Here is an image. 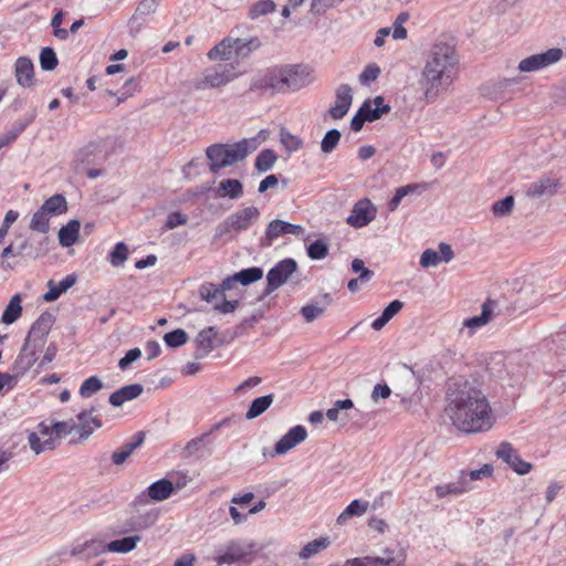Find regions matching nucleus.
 I'll return each mask as SVG.
<instances>
[{"mask_svg":"<svg viewBox=\"0 0 566 566\" xmlns=\"http://www.w3.org/2000/svg\"><path fill=\"white\" fill-rule=\"evenodd\" d=\"M459 57L453 45L436 42L427 54L420 84L428 103L447 92L458 74Z\"/></svg>","mask_w":566,"mask_h":566,"instance_id":"1","label":"nucleus"},{"mask_svg":"<svg viewBox=\"0 0 566 566\" xmlns=\"http://www.w3.org/2000/svg\"><path fill=\"white\" fill-rule=\"evenodd\" d=\"M446 397V412L452 424L484 423L490 420L491 407L486 397L469 380H450Z\"/></svg>","mask_w":566,"mask_h":566,"instance_id":"2","label":"nucleus"},{"mask_svg":"<svg viewBox=\"0 0 566 566\" xmlns=\"http://www.w3.org/2000/svg\"><path fill=\"white\" fill-rule=\"evenodd\" d=\"M93 433L92 427H35L28 434L31 450L40 454L54 449L63 439L78 443Z\"/></svg>","mask_w":566,"mask_h":566,"instance_id":"3","label":"nucleus"},{"mask_svg":"<svg viewBox=\"0 0 566 566\" xmlns=\"http://www.w3.org/2000/svg\"><path fill=\"white\" fill-rule=\"evenodd\" d=\"M258 148L256 138L242 139L233 145L213 144L206 149L209 169L217 174L220 169L243 160Z\"/></svg>","mask_w":566,"mask_h":566,"instance_id":"4","label":"nucleus"},{"mask_svg":"<svg viewBox=\"0 0 566 566\" xmlns=\"http://www.w3.org/2000/svg\"><path fill=\"white\" fill-rule=\"evenodd\" d=\"M256 545L248 539H231L214 551L217 565L250 564L254 559Z\"/></svg>","mask_w":566,"mask_h":566,"instance_id":"5","label":"nucleus"},{"mask_svg":"<svg viewBox=\"0 0 566 566\" xmlns=\"http://www.w3.org/2000/svg\"><path fill=\"white\" fill-rule=\"evenodd\" d=\"M260 46L261 42L258 38H251L249 40L226 38L208 52V57L210 60L219 59L222 61L244 59Z\"/></svg>","mask_w":566,"mask_h":566,"instance_id":"6","label":"nucleus"},{"mask_svg":"<svg viewBox=\"0 0 566 566\" xmlns=\"http://www.w3.org/2000/svg\"><path fill=\"white\" fill-rule=\"evenodd\" d=\"M408 552L400 544L382 547L378 555L347 559L343 566H406Z\"/></svg>","mask_w":566,"mask_h":566,"instance_id":"7","label":"nucleus"},{"mask_svg":"<svg viewBox=\"0 0 566 566\" xmlns=\"http://www.w3.org/2000/svg\"><path fill=\"white\" fill-rule=\"evenodd\" d=\"M260 217L256 207H247L228 216L216 228L214 239H221L226 235L233 238L234 233L248 230Z\"/></svg>","mask_w":566,"mask_h":566,"instance_id":"8","label":"nucleus"},{"mask_svg":"<svg viewBox=\"0 0 566 566\" xmlns=\"http://www.w3.org/2000/svg\"><path fill=\"white\" fill-rule=\"evenodd\" d=\"M106 158V142L103 139L94 140L76 153L73 160V169L75 174H83L86 168L93 165H99Z\"/></svg>","mask_w":566,"mask_h":566,"instance_id":"9","label":"nucleus"},{"mask_svg":"<svg viewBox=\"0 0 566 566\" xmlns=\"http://www.w3.org/2000/svg\"><path fill=\"white\" fill-rule=\"evenodd\" d=\"M235 77L232 64H218L206 69L200 78L193 82L196 90L220 87Z\"/></svg>","mask_w":566,"mask_h":566,"instance_id":"10","label":"nucleus"},{"mask_svg":"<svg viewBox=\"0 0 566 566\" xmlns=\"http://www.w3.org/2000/svg\"><path fill=\"white\" fill-rule=\"evenodd\" d=\"M296 271L297 263L294 259L286 258L277 262L266 274L268 284L263 294L269 295L277 290L285 284Z\"/></svg>","mask_w":566,"mask_h":566,"instance_id":"11","label":"nucleus"},{"mask_svg":"<svg viewBox=\"0 0 566 566\" xmlns=\"http://www.w3.org/2000/svg\"><path fill=\"white\" fill-rule=\"evenodd\" d=\"M563 57V50L559 48H552L545 52L533 54L520 61L517 69L522 73H530L544 70Z\"/></svg>","mask_w":566,"mask_h":566,"instance_id":"12","label":"nucleus"},{"mask_svg":"<svg viewBox=\"0 0 566 566\" xmlns=\"http://www.w3.org/2000/svg\"><path fill=\"white\" fill-rule=\"evenodd\" d=\"M303 232L304 228L300 224H294L287 221L275 219L268 224L264 237H262L260 240V244L263 248H269L276 239H279L282 235H300Z\"/></svg>","mask_w":566,"mask_h":566,"instance_id":"13","label":"nucleus"},{"mask_svg":"<svg viewBox=\"0 0 566 566\" xmlns=\"http://www.w3.org/2000/svg\"><path fill=\"white\" fill-rule=\"evenodd\" d=\"M284 77V67L269 69L263 75L252 80L250 91L271 90L274 92H285Z\"/></svg>","mask_w":566,"mask_h":566,"instance_id":"14","label":"nucleus"},{"mask_svg":"<svg viewBox=\"0 0 566 566\" xmlns=\"http://www.w3.org/2000/svg\"><path fill=\"white\" fill-rule=\"evenodd\" d=\"M55 317L50 312H43L32 324L31 329L25 338L35 348H42L45 344L48 334L50 333Z\"/></svg>","mask_w":566,"mask_h":566,"instance_id":"15","label":"nucleus"},{"mask_svg":"<svg viewBox=\"0 0 566 566\" xmlns=\"http://www.w3.org/2000/svg\"><path fill=\"white\" fill-rule=\"evenodd\" d=\"M496 457L503 460L518 475H525L532 470V464L522 460L517 451L509 442H502L499 446Z\"/></svg>","mask_w":566,"mask_h":566,"instance_id":"16","label":"nucleus"},{"mask_svg":"<svg viewBox=\"0 0 566 566\" xmlns=\"http://www.w3.org/2000/svg\"><path fill=\"white\" fill-rule=\"evenodd\" d=\"M307 438L305 427H292L274 446L272 458L284 455Z\"/></svg>","mask_w":566,"mask_h":566,"instance_id":"17","label":"nucleus"},{"mask_svg":"<svg viewBox=\"0 0 566 566\" xmlns=\"http://www.w3.org/2000/svg\"><path fill=\"white\" fill-rule=\"evenodd\" d=\"M107 551V544L101 539H90L85 542H75L69 551L63 554L77 557L81 560H87L92 557L98 556Z\"/></svg>","mask_w":566,"mask_h":566,"instance_id":"18","label":"nucleus"},{"mask_svg":"<svg viewBox=\"0 0 566 566\" xmlns=\"http://www.w3.org/2000/svg\"><path fill=\"white\" fill-rule=\"evenodd\" d=\"M376 217V210L368 199H364L358 201L350 214L347 217L346 222L356 229L366 227Z\"/></svg>","mask_w":566,"mask_h":566,"instance_id":"19","label":"nucleus"},{"mask_svg":"<svg viewBox=\"0 0 566 566\" xmlns=\"http://www.w3.org/2000/svg\"><path fill=\"white\" fill-rule=\"evenodd\" d=\"M285 91H298L311 83L310 72L302 65L284 66Z\"/></svg>","mask_w":566,"mask_h":566,"instance_id":"20","label":"nucleus"},{"mask_svg":"<svg viewBox=\"0 0 566 566\" xmlns=\"http://www.w3.org/2000/svg\"><path fill=\"white\" fill-rule=\"evenodd\" d=\"M335 103L328 109V114L333 119H342L349 111L353 95L348 84H342L337 87L335 94Z\"/></svg>","mask_w":566,"mask_h":566,"instance_id":"21","label":"nucleus"},{"mask_svg":"<svg viewBox=\"0 0 566 566\" xmlns=\"http://www.w3.org/2000/svg\"><path fill=\"white\" fill-rule=\"evenodd\" d=\"M41 348H35L31 343L24 342L20 354L13 364L14 378L24 375L38 360L36 352Z\"/></svg>","mask_w":566,"mask_h":566,"instance_id":"22","label":"nucleus"},{"mask_svg":"<svg viewBox=\"0 0 566 566\" xmlns=\"http://www.w3.org/2000/svg\"><path fill=\"white\" fill-rule=\"evenodd\" d=\"M473 484L469 482L467 475L460 474L457 481L449 482L446 484H439L434 488L436 495L438 499H443L446 496H459L471 490H473Z\"/></svg>","mask_w":566,"mask_h":566,"instance_id":"23","label":"nucleus"},{"mask_svg":"<svg viewBox=\"0 0 566 566\" xmlns=\"http://www.w3.org/2000/svg\"><path fill=\"white\" fill-rule=\"evenodd\" d=\"M14 74L17 83L22 87H30L33 85L34 65L31 59L21 56L15 61Z\"/></svg>","mask_w":566,"mask_h":566,"instance_id":"24","label":"nucleus"},{"mask_svg":"<svg viewBox=\"0 0 566 566\" xmlns=\"http://www.w3.org/2000/svg\"><path fill=\"white\" fill-rule=\"evenodd\" d=\"M143 391L144 387L140 384H130L111 394L108 401L114 407H120L126 401H130L139 397Z\"/></svg>","mask_w":566,"mask_h":566,"instance_id":"25","label":"nucleus"},{"mask_svg":"<svg viewBox=\"0 0 566 566\" xmlns=\"http://www.w3.org/2000/svg\"><path fill=\"white\" fill-rule=\"evenodd\" d=\"M144 440V431H138L137 433H135L130 441L126 442L118 450L113 452V463L116 465L123 464L127 460V458L133 453V451L143 444Z\"/></svg>","mask_w":566,"mask_h":566,"instance_id":"26","label":"nucleus"},{"mask_svg":"<svg viewBox=\"0 0 566 566\" xmlns=\"http://www.w3.org/2000/svg\"><path fill=\"white\" fill-rule=\"evenodd\" d=\"M558 184L551 177L541 178L532 182L526 190V195L531 198H541L544 196H553L556 191Z\"/></svg>","mask_w":566,"mask_h":566,"instance_id":"27","label":"nucleus"},{"mask_svg":"<svg viewBox=\"0 0 566 566\" xmlns=\"http://www.w3.org/2000/svg\"><path fill=\"white\" fill-rule=\"evenodd\" d=\"M497 306V303L492 300H486L482 305V311L480 315L470 317L464 321L463 325L474 332L476 328L486 325L492 317V314Z\"/></svg>","mask_w":566,"mask_h":566,"instance_id":"28","label":"nucleus"},{"mask_svg":"<svg viewBox=\"0 0 566 566\" xmlns=\"http://www.w3.org/2000/svg\"><path fill=\"white\" fill-rule=\"evenodd\" d=\"M76 283L75 274L65 276L59 284L52 280L49 281V291L43 295L45 302H53L57 300L63 293L71 289Z\"/></svg>","mask_w":566,"mask_h":566,"instance_id":"29","label":"nucleus"},{"mask_svg":"<svg viewBox=\"0 0 566 566\" xmlns=\"http://www.w3.org/2000/svg\"><path fill=\"white\" fill-rule=\"evenodd\" d=\"M145 494L157 502L167 500L172 494V482L168 479L156 481L147 488Z\"/></svg>","mask_w":566,"mask_h":566,"instance_id":"30","label":"nucleus"},{"mask_svg":"<svg viewBox=\"0 0 566 566\" xmlns=\"http://www.w3.org/2000/svg\"><path fill=\"white\" fill-rule=\"evenodd\" d=\"M81 223L78 220H70L59 231V242L62 247L69 248L76 243L78 239Z\"/></svg>","mask_w":566,"mask_h":566,"instance_id":"31","label":"nucleus"},{"mask_svg":"<svg viewBox=\"0 0 566 566\" xmlns=\"http://www.w3.org/2000/svg\"><path fill=\"white\" fill-rule=\"evenodd\" d=\"M368 507L369 503L367 501L354 500L338 515L337 523L339 525H344L348 522L350 517L364 515L367 512Z\"/></svg>","mask_w":566,"mask_h":566,"instance_id":"32","label":"nucleus"},{"mask_svg":"<svg viewBox=\"0 0 566 566\" xmlns=\"http://www.w3.org/2000/svg\"><path fill=\"white\" fill-rule=\"evenodd\" d=\"M243 193V186L238 179H224L219 184L218 196L221 198L238 199Z\"/></svg>","mask_w":566,"mask_h":566,"instance_id":"33","label":"nucleus"},{"mask_svg":"<svg viewBox=\"0 0 566 566\" xmlns=\"http://www.w3.org/2000/svg\"><path fill=\"white\" fill-rule=\"evenodd\" d=\"M21 302H22V298H21L20 294H14L11 297L9 304L4 308V312L1 316L2 323L10 325V324L14 323L21 316V314H22Z\"/></svg>","mask_w":566,"mask_h":566,"instance_id":"34","label":"nucleus"},{"mask_svg":"<svg viewBox=\"0 0 566 566\" xmlns=\"http://www.w3.org/2000/svg\"><path fill=\"white\" fill-rule=\"evenodd\" d=\"M38 115L36 107L30 108L22 117H20L7 132L14 142L24 129L35 119Z\"/></svg>","mask_w":566,"mask_h":566,"instance_id":"35","label":"nucleus"},{"mask_svg":"<svg viewBox=\"0 0 566 566\" xmlns=\"http://www.w3.org/2000/svg\"><path fill=\"white\" fill-rule=\"evenodd\" d=\"M139 535L127 536L120 539L112 541L107 544V551L112 553H128L132 552L140 542Z\"/></svg>","mask_w":566,"mask_h":566,"instance_id":"36","label":"nucleus"},{"mask_svg":"<svg viewBox=\"0 0 566 566\" xmlns=\"http://www.w3.org/2000/svg\"><path fill=\"white\" fill-rule=\"evenodd\" d=\"M41 208L50 216H59L67 211V202L63 195L56 193L46 199Z\"/></svg>","mask_w":566,"mask_h":566,"instance_id":"37","label":"nucleus"},{"mask_svg":"<svg viewBox=\"0 0 566 566\" xmlns=\"http://www.w3.org/2000/svg\"><path fill=\"white\" fill-rule=\"evenodd\" d=\"M273 399L274 396L272 394L255 398L245 412V419L252 420L262 415L271 406Z\"/></svg>","mask_w":566,"mask_h":566,"instance_id":"38","label":"nucleus"},{"mask_svg":"<svg viewBox=\"0 0 566 566\" xmlns=\"http://www.w3.org/2000/svg\"><path fill=\"white\" fill-rule=\"evenodd\" d=\"M18 442L8 441L0 444V474L8 471L10 462L17 455Z\"/></svg>","mask_w":566,"mask_h":566,"instance_id":"39","label":"nucleus"},{"mask_svg":"<svg viewBox=\"0 0 566 566\" xmlns=\"http://www.w3.org/2000/svg\"><path fill=\"white\" fill-rule=\"evenodd\" d=\"M48 244L49 241L46 238L41 240L39 242V247L33 249L32 244L29 242V240H24L21 244H19L17 248V253L20 255H27L30 258H39L40 255H43L48 252Z\"/></svg>","mask_w":566,"mask_h":566,"instance_id":"40","label":"nucleus"},{"mask_svg":"<svg viewBox=\"0 0 566 566\" xmlns=\"http://www.w3.org/2000/svg\"><path fill=\"white\" fill-rule=\"evenodd\" d=\"M200 297L211 304L220 303L223 300L222 290L213 283H205L199 287Z\"/></svg>","mask_w":566,"mask_h":566,"instance_id":"41","label":"nucleus"},{"mask_svg":"<svg viewBox=\"0 0 566 566\" xmlns=\"http://www.w3.org/2000/svg\"><path fill=\"white\" fill-rule=\"evenodd\" d=\"M263 271L261 268L252 266L248 269H243L233 274V279H237L239 283L242 285H249L262 279Z\"/></svg>","mask_w":566,"mask_h":566,"instance_id":"42","label":"nucleus"},{"mask_svg":"<svg viewBox=\"0 0 566 566\" xmlns=\"http://www.w3.org/2000/svg\"><path fill=\"white\" fill-rule=\"evenodd\" d=\"M50 217L51 216L40 207L32 216L30 229L40 233H48L50 229Z\"/></svg>","mask_w":566,"mask_h":566,"instance_id":"43","label":"nucleus"},{"mask_svg":"<svg viewBox=\"0 0 566 566\" xmlns=\"http://www.w3.org/2000/svg\"><path fill=\"white\" fill-rule=\"evenodd\" d=\"M329 545V539L326 537H321L307 543L300 552V557L302 559H307L325 549Z\"/></svg>","mask_w":566,"mask_h":566,"instance_id":"44","label":"nucleus"},{"mask_svg":"<svg viewBox=\"0 0 566 566\" xmlns=\"http://www.w3.org/2000/svg\"><path fill=\"white\" fill-rule=\"evenodd\" d=\"M276 159H277V157L272 149H263L256 156L254 166H255L256 170H259L261 172H265L274 166Z\"/></svg>","mask_w":566,"mask_h":566,"instance_id":"45","label":"nucleus"},{"mask_svg":"<svg viewBox=\"0 0 566 566\" xmlns=\"http://www.w3.org/2000/svg\"><path fill=\"white\" fill-rule=\"evenodd\" d=\"M328 248L325 239H317L307 245L306 252L312 260H323L328 255Z\"/></svg>","mask_w":566,"mask_h":566,"instance_id":"46","label":"nucleus"},{"mask_svg":"<svg viewBox=\"0 0 566 566\" xmlns=\"http://www.w3.org/2000/svg\"><path fill=\"white\" fill-rule=\"evenodd\" d=\"M103 388V381L97 376H91L85 379L80 387V395L83 398H90Z\"/></svg>","mask_w":566,"mask_h":566,"instance_id":"47","label":"nucleus"},{"mask_svg":"<svg viewBox=\"0 0 566 566\" xmlns=\"http://www.w3.org/2000/svg\"><path fill=\"white\" fill-rule=\"evenodd\" d=\"M217 337V329L216 327H207L202 329L198 336H197V344L198 347L209 352L213 348V340Z\"/></svg>","mask_w":566,"mask_h":566,"instance_id":"48","label":"nucleus"},{"mask_svg":"<svg viewBox=\"0 0 566 566\" xmlns=\"http://www.w3.org/2000/svg\"><path fill=\"white\" fill-rule=\"evenodd\" d=\"M340 132L336 128L329 129L321 142V149L324 154H331L340 140Z\"/></svg>","mask_w":566,"mask_h":566,"instance_id":"49","label":"nucleus"},{"mask_svg":"<svg viewBox=\"0 0 566 566\" xmlns=\"http://www.w3.org/2000/svg\"><path fill=\"white\" fill-rule=\"evenodd\" d=\"M280 142L287 151H297L303 146L302 139L295 135H292L285 128L280 130Z\"/></svg>","mask_w":566,"mask_h":566,"instance_id":"50","label":"nucleus"},{"mask_svg":"<svg viewBox=\"0 0 566 566\" xmlns=\"http://www.w3.org/2000/svg\"><path fill=\"white\" fill-rule=\"evenodd\" d=\"M57 57L50 46L43 48L40 52V66L43 71H53L57 66Z\"/></svg>","mask_w":566,"mask_h":566,"instance_id":"51","label":"nucleus"},{"mask_svg":"<svg viewBox=\"0 0 566 566\" xmlns=\"http://www.w3.org/2000/svg\"><path fill=\"white\" fill-rule=\"evenodd\" d=\"M164 340L168 347L176 348L185 345L188 342V335L184 329L177 328L166 333Z\"/></svg>","mask_w":566,"mask_h":566,"instance_id":"52","label":"nucleus"},{"mask_svg":"<svg viewBox=\"0 0 566 566\" xmlns=\"http://www.w3.org/2000/svg\"><path fill=\"white\" fill-rule=\"evenodd\" d=\"M417 188H418L417 185H407V186H402V187L397 188L394 197L388 202L389 211H391V212L396 211L398 209L401 200L406 196L412 193Z\"/></svg>","mask_w":566,"mask_h":566,"instance_id":"53","label":"nucleus"},{"mask_svg":"<svg viewBox=\"0 0 566 566\" xmlns=\"http://www.w3.org/2000/svg\"><path fill=\"white\" fill-rule=\"evenodd\" d=\"M489 370L491 375L499 379L511 377V371L509 370L506 364L504 363V358L502 355L493 358V360L489 364Z\"/></svg>","mask_w":566,"mask_h":566,"instance_id":"54","label":"nucleus"},{"mask_svg":"<svg viewBox=\"0 0 566 566\" xmlns=\"http://www.w3.org/2000/svg\"><path fill=\"white\" fill-rule=\"evenodd\" d=\"M128 258V249L124 242L115 244L113 251L109 253V262L113 266H122Z\"/></svg>","mask_w":566,"mask_h":566,"instance_id":"55","label":"nucleus"},{"mask_svg":"<svg viewBox=\"0 0 566 566\" xmlns=\"http://www.w3.org/2000/svg\"><path fill=\"white\" fill-rule=\"evenodd\" d=\"M354 409V402L350 399H343L335 401L334 406L326 411V417L329 421L336 422L339 418V412L344 410Z\"/></svg>","mask_w":566,"mask_h":566,"instance_id":"56","label":"nucleus"},{"mask_svg":"<svg viewBox=\"0 0 566 566\" xmlns=\"http://www.w3.org/2000/svg\"><path fill=\"white\" fill-rule=\"evenodd\" d=\"M513 207L514 198L512 196H506L492 205V211L495 217H505L511 213Z\"/></svg>","mask_w":566,"mask_h":566,"instance_id":"57","label":"nucleus"},{"mask_svg":"<svg viewBox=\"0 0 566 566\" xmlns=\"http://www.w3.org/2000/svg\"><path fill=\"white\" fill-rule=\"evenodd\" d=\"M275 10V3L272 0H259L250 9V17L256 19L269 14Z\"/></svg>","mask_w":566,"mask_h":566,"instance_id":"58","label":"nucleus"},{"mask_svg":"<svg viewBox=\"0 0 566 566\" xmlns=\"http://www.w3.org/2000/svg\"><path fill=\"white\" fill-rule=\"evenodd\" d=\"M352 270L359 274L358 280L360 281V284H366L374 277V272L365 266L361 259H354L352 261Z\"/></svg>","mask_w":566,"mask_h":566,"instance_id":"59","label":"nucleus"},{"mask_svg":"<svg viewBox=\"0 0 566 566\" xmlns=\"http://www.w3.org/2000/svg\"><path fill=\"white\" fill-rule=\"evenodd\" d=\"M460 474L467 475V479H469V482L472 484V481L482 480L485 478H490L493 474V467L489 463L482 465V468L478 470H471V471H460Z\"/></svg>","mask_w":566,"mask_h":566,"instance_id":"60","label":"nucleus"},{"mask_svg":"<svg viewBox=\"0 0 566 566\" xmlns=\"http://www.w3.org/2000/svg\"><path fill=\"white\" fill-rule=\"evenodd\" d=\"M360 107H366L364 116H366L365 119L370 123L379 119L384 114L390 112V106H382L381 108L371 107V101L369 99L365 101Z\"/></svg>","mask_w":566,"mask_h":566,"instance_id":"61","label":"nucleus"},{"mask_svg":"<svg viewBox=\"0 0 566 566\" xmlns=\"http://www.w3.org/2000/svg\"><path fill=\"white\" fill-rule=\"evenodd\" d=\"M157 10V6L154 3V0H142L136 9V13L129 21V25L133 29L134 23L138 20L139 15H149Z\"/></svg>","mask_w":566,"mask_h":566,"instance_id":"62","label":"nucleus"},{"mask_svg":"<svg viewBox=\"0 0 566 566\" xmlns=\"http://www.w3.org/2000/svg\"><path fill=\"white\" fill-rule=\"evenodd\" d=\"M139 91L138 82L135 77H129L125 81L124 85L119 90L118 104L126 101Z\"/></svg>","mask_w":566,"mask_h":566,"instance_id":"63","label":"nucleus"},{"mask_svg":"<svg viewBox=\"0 0 566 566\" xmlns=\"http://www.w3.org/2000/svg\"><path fill=\"white\" fill-rule=\"evenodd\" d=\"M380 74V67L376 64H368L364 71L359 74V82L363 85H369L376 81Z\"/></svg>","mask_w":566,"mask_h":566,"instance_id":"64","label":"nucleus"}]
</instances>
